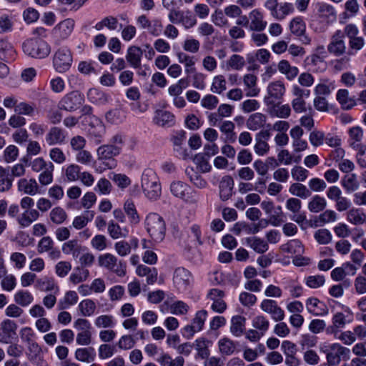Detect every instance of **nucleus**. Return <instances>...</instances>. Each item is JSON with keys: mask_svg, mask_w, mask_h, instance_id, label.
I'll return each mask as SVG.
<instances>
[{"mask_svg": "<svg viewBox=\"0 0 366 366\" xmlns=\"http://www.w3.org/2000/svg\"><path fill=\"white\" fill-rule=\"evenodd\" d=\"M22 48L24 54L36 59H44L51 52L49 44L44 40L39 38L27 39L24 42Z\"/></svg>", "mask_w": 366, "mask_h": 366, "instance_id": "nucleus-4", "label": "nucleus"}, {"mask_svg": "<svg viewBox=\"0 0 366 366\" xmlns=\"http://www.w3.org/2000/svg\"><path fill=\"white\" fill-rule=\"evenodd\" d=\"M177 57L179 62L184 64V71L187 74H193L196 71L195 64L197 59L195 56L179 51L177 53Z\"/></svg>", "mask_w": 366, "mask_h": 366, "instance_id": "nucleus-29", "label": "nucleus"}, {"mask_svg": "<svg viewBox=\"0 0 366 366\" xmlns=\"http://www.w3.org/2000/svg\"><path fill=\"white\" fill-rule=\"evenodd\" d=\"M98 264L116 274L118 277H124L127 273L126 262L119 260L115 255L111 253L100 254L98 257Z\"/></svg>", "mask_w": 366, "mask_h": 366, "instance_id": "nucleus-5", "label": "nucleus"}, {"mask_svg": "<svg viewBox=\"0 0 366 366\" xmlns=\"http://www.w3.org/2000/svg\"><path fill=\"white\" fill-rule=\"evenodd\" d=\"M75 21L72 19H66L58 23L52 29V36L56 43L66 40L72 34Z\"/></svg>", "mask_w": 366, "mask_h": 366, "instance_id": "nucleus-7", "label": "nucleus"}, {"mask_svg": "<svg viewBox=\"0 0 366 366\" xmlns=\"http://www.w3.org/2000/svg\"><path fill=\"white\" fill-rule=\"evenodd\" d=\"M142 53V50L139 46H131L128 48L126 59L132 67L134 69L140 67Z\"/></svg>", "mask_w": 366, "mask_h": 366, "instance_id": "nucleus-30", "label": "nucleus"}, {"mask_svg": "<svg viewBox=\"0 0 366 366\" xmlns=\"http://www.w3.org/2000/svg\"><path fill=\"white\" fill-rule=\"evenodd\" d=\"M188 189L189 186L181 181H174L172 182L170 185V191L174 197L190 202H197V199L194 198V197H188L187 195Z\"/></svg>", "mask_w": 366, "mask_h": 366, "instance_id": "nucleus-24", "label": "nucleus"}, {"mask_svg": "<svg viewBox=\"0 0 366 366\" xmlns=\"http://www.w3.org/2000/svg\"><path fill=\"white\" fill-rule=\"evenodd\" d=\"M327 207L326 199L320 196L315 195L308 202L307 208L313 213H318L323 211Z\"/></svg>", "mask_w": 366, "mask_h": 366, "instance_id": "nucleus-50", "label": "nucleus"}, {"mask_svg": "<svg viewBox=\"0 0 366 366\" xmlns=\"http://www.w3.org/2000/svg\"><path fill=\"white\" fill-rule=\"evenodd\" d=\"M227 89V81L223 75L215 76L212 79L210 90L214 94H221Z\"/></svg>", "mask_w": 366, "mask_h": 366, "instance_id": "nucleus-56", "label": "nucleus"}, {"mask_svg": "<svg viewBox=\"0 0 366 366\" xmlns=\"http://www.w3.org/2000/svg\"><path fill=\"white\" fill-rule=\"evenodd\" d=\"M293 11V5L289 2H284L278 4V7H277L272 16L277 20L281 21Z\"/></svg>", "mask_w": 366, "mask_h": 366, "instance_id": "nucleus-49", "label": "nucleus"}, {"mask_svg": "<svg viewBox=\"0 0 366 366\" xmlns=\"http://www.w3.org/2000/svg\"><path fill=\"white\" fill-rule=\"evenodd\" d=\"M142 187L145 196L151 200H157L161 196L159 179L152 169H146L142 174Z\"/></svg>", "mask_w": 366, "mask_h": 366, "instance_id": "nucleus-2", "label": "nucleus"}, {"mask_svg": "<svg viewBox=\"0 0 366 366\" xmlns=\"http://www.w3.org/2000/svg\"><path fill=\"white\" fill-rule=\"evenodd\" d=\"M36 287L44 292H50L54 290H58V286L51 277H44L36 281Z\"/></svg>", "mask_w": 366, "mask_h": 366, "instance_id": "nucleus-52", "label": "nucleus"}, {"mask_svg": "<svg viewBox=\"0 0 366 366\" xmlns=\"http://www.w3.org/2000/svg\"><path fill=\"white\" fill-rule=\"evenodd\" d=\"M40 214L36 209L25 210L18 218L17 222L21 227H28L34 221L37 220Z\"/></svg>", "mask_w": 366, "mask_h": 366, "instance_id": "nucleus-34", "label": "nucleus"}, {"mask_svg": "<svg viewBox=\"0 0 366 366\" xmlns=\"http://www.w3.org/2000/svg\"><path fill=\"white\" fill-rule=\"evenodd\" d=\"M207 312L204 310L198 311L190 325L182 329V335L187 339L192 338L196 332L201 331L207 319Z\"/></svg>", "mask_w": 366, "mask_h": 366, "instance_id": "nucleus-11", "label": "nucleus"}, {"mask_svg": "<svg viewBox=\"0 0 366 366\" xmlns=\"http://www.w3.org/2000/svg\"><path fill=\"white\" fill-rule=\"evenodd\" d=\"M185 172L191 182L198 188L202 189L207 186V182L192 168H187Z\"/></svg>", "mask_w": 366, "mask_h": 366, "instance_id": "nucleus-64", "label": "nucleus"}, {"mask_svg": "<svg viewBox=\"0 0 366 366\" xmlns=\"http://www.w3.org/2000/svg\"><path fill=\"white\" fill-rule=\"evenodd\" d=\"M210 342L204 338H199L195 341V348L198 356L202 359L207 358L209 355V345Z\"/></svg>", "mask_w": 366, "mask_h": 366, "instance_id": "nucleus-61", "label": "nucleus"}, {"mask_svg": "<svg viewBox=\"0 0 366 366\" xmlns=\"http://www.w3.org/2000/svg\"><path fill=\"white\" fill-rule=\"evenodd\" d=\"M277 70L289 81L295 79L299 74V69L295 66H292L286 59H282L278 62Z\"/></svg>", "mask_w": 366, "mask_h": 366, "instance_id": "nucleus-27", "label": "nucleus"}, {"mask_svg": "<svg viewBox=\"0 0 366 366\" xmlns=\"http://www.w3.org/2000/svg\"><path fill=\"white\" fill-rule=\"evenodd\" d=\"M49 218L54 224H61L67 219V214L63 208L56 207L51 210Z\"/></svg>", "mask_w": 366, "mask_h": 366, "instance_id": "nucleus-55", "label": "nucleus"}, {"mask_svg": "<svg viewBox=\"0 0 366 366\" xmlns=\"http://www.w3.org/2000/svg\"><path fill=\"white\" fill-rule=\"evenodd\" d=\"M246 244L254 252L263 254L269 249L268 244L264 239L257 237H250L245 239Z\"/></svg>", "mask_w": 366, "mask_h": 366, "instance_id": "nucleus-37", "label": "nucleus"}, {"mask_svg": "<svg viewBox=\"0 0 366 366\" xmlns=\"http://www.w3.org/2000/svg\"><path fill=\"white\" fill-rule=\"evenodd\" d=\"M350 355V350L349 348L340 343H332L330 345L328 352L326 353V360L331 365H339L342 360H349Z\"/></svg>", "mask_w": 366, "mask_h": 366, "instance_id": "nucleus-8", "label": "nucleus"}, {"mask_svg": "<svg viewBox=\"0 0 366 366\" xmlns=\"http://www.w3.org/2000/svg\"><path fill=\"white\" fill-rule=\"evenodd\" d=\"M317 14L318 18L323 22L329 24L335 21L337 13L335 8L326 3H318L317 5Z\"/></svg>", "mask_w": 366, "mask_h": 366, "instance_id": "nucleus-19", "label": "nucleus"}, {"mask_svg": "<svg viewBox=\"0 0 366 366\" xmlns=\"http://www.w3.org/2000/svg\"><path fill=\"white\" fill-rule=\"evenodd\" d=\"M270 137V133L268 130H262L255 136V144L254 149L259 156H264L269 151V145L267 143Z\"/></svg>", "mask_w": 366, "mask_h": 366, "instance_id": "nucleus-18", "label": "nucleus"}, {"mask_svg": "<svg viewBox=\"0 0 366 366\" xmlns=\"http://www.w3.org/2000/svg\"><path fill=\"white\" fill-rule=\"evenodd\" d=\"M84 102V96L74 91L64 96L59 102V108L69 112L77 109Z\"/></svg>", "mask_w": 366, "mask_h": 366, "instance_id": "nucleus-12", "label": "nucleus"}, {"mask_svg": "<svg viewBox=\"0 0 366 366\" xmlns=\"http://www.w3.org/2000/svg\"><path fill=\"white\" fill-rule=\"evenodd\" d=\"M18 190L26 194L34 196L39 193V186L34 178H21L17 183Z\"/></svg>", "mask_w": 366, "mask_h": 366, "instance_id": "nucleus-23", "label": "nucleus"}, {"mask_svg": "<svg viewBox=\"0 0 366 366\" xmlns=\"http://www.w3.org/2000/svg\"><path fill=\"white\" fill-rule=\"evenodd\" d=\"M66 133L64 129L58 127H52L45 136V142L49 146L61 145L64 144Z\"/></svg>", "mask_w": 366, "mask_h": 366, "instance_id": "nucleus-17", "label": "nucleus"}, {"mask_svg": "<svg viewBox=\"0 0 366 366\" xmlns=\"http://www.w3.org/2000/svg\"><path fill=\"white\" fill-rule=\"evenodd\" d=\"M306 307L310 313L316 316H323L328 313V309L324 303L316 297H310L306 301Z\"/></svg>", "mask_w": 366, "mask_h": 366, "instance_id": "nucleus-26", "label": "nucleus"}, {"mask_svg": "<svg viewBox=\"0 0 366 366\" xmlns=\"http://www.w3.org/2000/svg\"><path fill=\"white\" fill-rule=\"evenodd\" d=\"M96 357L95 350L93 347L78 348L75 351V358L81 362H91Z\"/></svg>", "mask_w": 366, "mask_h": 366, "instance_id": "nucleus-42", "label": "nucleus"}, {"mask_svg": "<svg viewBox=\"0 0 366 366\" xmlns=\"http://www.w3.org/2000/svg\"><path fill=\"white\" fill-rule=\"evenodd\" d=\"M121 148L119 146L103 144L97 149V159L102 161V164L96 169L99 172H102L107 169H112L116 165L114 157L119 154Z\"/></svg>", "mask_w": 366, "mask_h": 366, "instance_id": "nucleus-1", "label": "nucleus"}, {"mask_svg": "<svg viewBox=\"0 0 366 366\" xmlns=\"http://www.w3.org/2000/svg\"><path fill=\"white\" fill-rule=\"evenodd\" d=\"M89 276V271L87 269L77 267L74 268L73 272L69 276V280L71 283L76 285L86 281Z\"/></svg>", "mask_w": 366, "mask_h": 366, "instance_id": "nucleus-53", "label": "nucleus"}, {"mask_svg": "<svg viewBox=\"0 0 366 366\" xmlns=\"http://www.w3.org/2000/svg\"><path fill=\"white\" fill-rule=\"evenodd\" d=\"M244 91L248 97H257L260 89L257 86V77L252 74H246L243 76Z\"/></svg>", "mask_w": 366, "mask_h": 366, "instance_id": "nucleus-22", "label": "nucleus"}, {"mask_svg": "<svg viewBox=\"0 0 366 366\" xmlns=\"http://www.w3.org/2000/svg\"><path fill=\"white\" fill-rule=\"evenodd\" d=\"M260 308L265 313L270 315L272 319L275 322H280L285 319V312L275 300H263L260 304Z\"/></svg>", "mask_w": 366, "mask_h": 366, "instance_id": "nucleus-13", "label": "nucleus"}, {"mask_svg": "<svg viewBox=\"0 0 366 366\" xmlns=\"http://www.w3.org/2000/svg\"><path fill=\"white\" fill-rule=\"evenodd\" d=\"M17 325L9 319L0 323V342L9 344L16 335Z\"/></svg>", "mask_w": 366, "mask_h": 366, "instance_id": "nucleus-15", "label": "nucleus"}, {"mask_svg": "<svg viewBox=\"0 0 366 366\" xmlns=\"http://www.w3.org/2000/svg\"><path fill=\"white\" fill-rule=\"evenodd\" d=\"M36 107L34 103L29 104L21 102L16 106L15 113L19 115L32 117L35 113Z\"/></svg>", "mask_w": 366, "mask_h": 366, "instance_id": "nucleus-62", "label": "nucleus"}, {"mask_svg": "<svg viewBox=\"0 0 366 366\" xmlns=\"http://www.w3.org/2000/svg\"><path fill=\"white\" fill-rule=\"evenodd\" d=\"M137 23L142 29L154 36H159L163 30L162 21L159 18L150 20L146 15L142 14L137 19Z\"/></svg>", "mask_w": 366, "mask_h": 366, "instance_id": "nucleus-10", "label": "nucleus"}, {"mask_svg": "<svg viewBox=\"0 0 366 366\" xmlns=\"http://www.w3.org/2000/svg\"><path fill=\"white\" fill-rule=\"evenodd\" d=\"M191 280L192 274L187 269L179 267L174 271L173 282L178 290H186Z\"/></svg>", "mask_w": 366, "mask_h": 366, "instance_id": "nucleus-20", "label": "nucleus"}, {"mask_svg": "<svg viewBox=\"0 0 366 366\" xmlns=\"http://www.w3.org/2000/svg\"><path fill=\"white\" fill-rule=\"evenodd\" d=\"M136 273L139 277H146V282L148 285H153L157 280V269L154 267H149L140 264L137 267Z\"/></svg>", "mask_w": 366, "mask_h": 366, "instance_id": "nucleus-31", "label": "nucleus"}, {"mask_svg": "<svg viewBox=\"0 0 366 366\" xmlns=\"http://www.w3.org/2000/svg\"><path fill=\"white\" fill-rule=\"evenodd\" d=\"M286 91L285 83L282 80L270 82L267 87L264 102L267 104H274L283 97Z\"/></svg>", "mask_w": 366, "mask_h": 366, "instance_id": "nucleus-9", "label": "nucleus"}, {"mask_svg": "<svg viewBox=\"0 0 366 366\" xmlns=\"http://www.w3.org/2000/svg\"><path fill=\"white\" fill-rule=\"evenodd\" d=\"M289 192L302 199H307L311 196L309 188L300 182L292 183L289 187Z\"/></svg>", "mask_w": 366, "mask_h": 366, "instance_id": "nucleus-48", "label": "nucleus"}, {"mask_svg": "<svg viewBox=\"0 0 366 366\" xmlns=\"http://www.w3.org/2000/svg\"><path fill=\"white\" fill-rule=\"evenodd\" d=\"M154 123L159 127H171L174 124V117L167 111L159 110L154 117Z\"/></svg>", "mask_w": 366, "mask_h": 366, "instance_id": "nucleus-36", "label": "nucleus"}, {"mask_svg": "<svg viewBox=\"0 0 366 366\" xmlns=\"http://www.w3.org/2000/svg\"><path fill=\"white\" fill-rule=\"evenodd\" d=\"M147 232L157 242H162L166 232V225L163 218L157 213H149L144 221Z\"/></svg>", "mask_w": 366, "mask_h": 366, "instance_id": "nucleus-3", "label": "nucleus"}, {"mask_svg": "<svg viewBox=\"0 0 366 366\" xmlns=\"http://www.w3.org/2000/svg\"><path fill=\"white\" fill-rule=\"evenodd\" d=\"M107 230L109 236L114 239L126 237L129 234V231L126 227H121L114 221L109 222Z\"/></svg>", "mask_w": 366, "mask_h": 366, "instance_id": "nucleus-45", "label": "nucleus"}, {"mask_svg": "<svg viewBox=\"0 0 366 366\" xmlns=\"http://www.w3.org/2000/svg\"><path fill=\"white\" fill-rule=\"evenodd\" d=\"M337 219V214L334 210L327 209L316 217L315 226H323L324 224L335 222Z\"/></svg>", "mask_w": 366, "mask_h": 366, "instance_id": "nucleus-46", "label": "nucleus"}, {"mask_svg": "<svg viewBox=\"0 0 366 366\" xmlns=\"http://www.w3.org/2000/svg\"><path fill=\"white\" fill-rule=\"evenodd\" d=\"M346 219L353 225H362L366 222V214L361 209L352 207L347 211Z\"/></svg>", "mask_w": 366, "mask_h": 366, "instance_id": "nucleus-33", "label": "nucleus"}, {"mask_svg": "<svg viewBox=\"0 0 366 366\" xmlns=\"http://www.w3.org/2000/svg\"><path fill=\"white\" fill-rule=\"evenodd\" d=\"M246 64L245 59L239 54H232L227 61V67L228 69L240 71Z\"/></svg>", "mask_w": 366, "mask_h": 366, "instance_id": "nucleus-54", "label": "nucleus"}, {"mask_svg": "<svg viewBox=\"0 0 366 366\" xmlns=\"http://www.w3.org/2000/svg\"><path fill=\"white\" fill-rule=\"evenodd\" d=\"M341 184L347 192H353L357 190L360 187L359 182L355 174L345 175L341 181Z\"/></svg>", "mask_w": 366, "mask_h": 366, "instance_id": "nucleus-51", "label": "nucleus"}, {"mask_svg": "<svg viewBox=\"0 0 366 366\" xmlns=\"http://www.w3.org/2000/svg\"><path fill=\"white\" fill-rule=\"evenodd\" d=\"M61 249L65 254H71L74 258L79 257L84 250V247L77 239H71L64 242Z\"/></svg>", "mask_w": 366, "mask_h": 366, "instance_id": "nucleus-35", "label": "nucleus"}, {"mask_svg": "<svg viewBox=\"0 0 366 366\" xmlns=\"http://www.w3.org/2000/svg\"><path fill=\"white\" fill-rule=\"evenodd\" d=\"M14 299L17 305L26 307L33 302L34 297L29 292L20 290L14 295Z\"/></svg>", "mask_w": 366, "mask_h": 366, "instance_id": "nucleus-60", "label": "nucleus"}, {"mask_svg": "<svg viewBox=\"0 0 366 366\" xmlns=\"http://www.w3.org/2000/svg\"><path fill=\"white\" fill-rule=\"evenodd\" d=\"M219 130L225 135V142H234L236 134L234 132L235 125L231 121H223L219 124Z\"/></svg>", "mask_w": 366, "mask_h": 366, "instance_id": "nucleus-44", "label": "nucleus"}, {"mask_svg": "<svg viewBox=\"0 0 366 366\" xmlns=\"http://www.w3.org/2000/svg\"><path fill=\"white\" fill-rule=\"evenodd\" d=\"M336 89L335 81L328 78L320 79V82L315 86V96L327 97Z\"/></svg>", "mask_w": 366, "mask_h": 366, "instance_id": "nucleus-25", "label": "nucleus"}, {"mask_svg": "<svg viewBox=\"0 0 366 366\" xmlns=\"http://www.w3.org/2000/svg\"><path fill=\"white\" fill-rule=\"evenodd\" d=\"M220 352L224 355H231L236 350L235 343L230 339L224 337L218 342Z\"/></svg>", "mask_w": 366, "mask_h": 366, "instance_id": "nucleus-57", "label": "nucleus"}, {"mask_svg": "<svg viewBox=\"0 0 366 366\" xmlns=\"http://www.w3.org/2000/svg\"><path fill=\"white\" fill-rule=\"evenodd\" d=\"M249 29L251 31H262L267 26V21L264 20V15L259 9H254L249 13Z\"/></svg>", "mask_w": 366, "mask_h": 366, "instance_id": "nucleus-21", "label": "nucleus"}, {"mask_svg": "<svg viewBox=\"0 0 366 366\" xmlns=\"http://www.w3.org/2000/svg\"><path fill=\"white\" fill-rule=\"evenodd\" d=\"M94 212L86 211L84 214L74 217L72 226L76 229H81L86 227L94 217Z\"/></svg>", "mask_w": 366, "mask_h": 366, "instance_id": "nucleus-58", "label": "nucleus"}, {"mask_svg": "<svg viewBox=\"0 0 366 366\" xmlns=\"http://www.w3.org/2000/svg\"><path fill=\"white\" fill-rule=\"evenodd\" d=\"M344 34L340 30L336 31L327 46L329 52L336 56H340L345 52L346 46L344 41Z\"/></svg>", "mask_w": 366, "mask_h": 366, "instance_id": "nucleus-16", "label": "nucleus"}, {"mask_svg": "<svg viewBox=\"0 0 366 366\" xmlns=\"http://www.w3.org/2000/svg\"><path fill=\"white\" fill-rule=\"evenodd\" d=\"M124 210L132 224H137L139 223L140 217L133 201L127 200L124 204Z\"/></svg>", "mask_w": 366, "mask_h": 366, "instance_id": "nucleus-47", "label": "nucleus"}, {"mask_svg": "<svg viewBox=\"0 0 366 366\" xmlns=\"http://www.w3.org/2000/svg\"><path fill=\"white\" fill-rule=\"evenodd\" d=\"M246 318L241 315L234 316L231 320L230 332L235 337H240L245 330Z\"/></svg>", "mask_w": 366, "mask_h": 366, "instance_id": "nucleus-38", "label": "nucleus"}, {"mask_svg": "<svg viewBox=\"0 0 366 366\" xmlns=\"http://www.w3.org/2000/svg\"><path fill=\"white\" fill-rule=\"evenodd\" d=\"M161 366H184V359L182 356H177L174 359L167 354L162 352L157 359Z\"/></svg>", "mask_w": 366, "mask_h": 366, "instance_id": "nucleus-43", "label": "nucleus"}, {"mask_svg": "<svg viewBox=\"0 0 366 366\" xmlns=\"http://www.w3.org/2000/svg\"><path fill=\"white\" fill-rule=\"evenodd\" d=\"M79 309L83 316L89 317L94 314L97 305L92 300L86 299L79 304Z\"/></svg>", "mask_w": 366, "mask_h": 366, "instance_id": "nucleus-59", "label": "nucleus"}, {"mask_svg": "<svg viewBox=\"0 0 366 366\" xmlns=\"http://www.w3.org/2000/svg\"><path fill=\"white\" fill-rule=\"evenodd\" d=\"M267 117L262 113H254L247 120V127L252 131H257L264 127Z\"/></svg>", "mask_w": 366, "mask_h": 366, "instance_id": "nucleus-32", "label": "nucleus"}, {"mask_svg": "<svg viewBox=\"0 0 366 366\" xmlns=\"http://www.w3.org/2000/svg\"><path fill=\"white\" fill-rule=\"evenodd\" d=\"M234 181L231 176L223 177L219 182V197L222 200L229 199L232 194Z\"/></svg>", "mask_w": 366, "mask_h": 366, "instance_id": "nucleus-28", "label": "nucleus"}, {"mask_svg": "<svg viewBox=\"0 0 366 366\" xmlns=\"http://www.w3.org/2000/svg\"><path fill=\"white\" fill-rule=\"evenodd\" d=\"M104 132L105 129L102 122L99 119L95 118L94 124H92L89 134L96 144H99L102 142Z\"/></svg>", "mask_w": 366, "mask_h": 366, "instance_id": "nucleus-39", "label": "nucleus"}, {"mask_svg": "<svg viewBox=\"0 0 366 366\" xmlns=\"http://www.w3.org/2000/svg\"><path fill=\"white\" fill-rule=\"evenodd\" d=\"M332 322V325L327 328V332L337 335L339 330L346 325L345 315L342 312H337L333 315Z\"/></svg>", "mask_w": 366, "mask_h": 366, "instance_id": "nucleus-41", "label": "nucleus"}, {"mask_svg": "<svg viewBox=\"0 0 366 366\" xmlns=\"http://www.w3.org/2000/svg\"><path fill=\"white\" fill-rule=\"evenodd\" d=\"M336 99L344 109H350L356 104L355 101L350 97L348 90L345 89L337 91Z\"/></svg>", "mask_w": 366, "mask_h": 366, "instance_id": "nucleus-40", "label": "nucleus"}, {"mask_svg": "<svg viewBox=\"0 0 366 366\" xmlns=\"http://www.w3.org/2000/svg\"><path fill=\"white\" fill-rule=\"evenodd\" d=\"M344 33L349 39V46L351 49L360 51L364 47L365 40L362 36H358L359 30L355 24L346 25Z\"/></svg>", "mask_w": 366, "mask_h": 366, "instance_id": "nucleus-14", "label": "nucleus"}, {"mask_svg": "<svg viewBox=\"0 0 366 366\" xmlns=\"http://www.w3.org/2000/svg\"><path fill=\"white\" fill-rule=\"evenodd\" d=\"M71 51L66 46L58 49L53 56V66L56 71L64 73L69 70L72 65Z\"/></svg>", "mask_w": 366, "mask_h": 366, "instance_id": "nucleus-6", "label": "nucleus"}, {"mask_svg": "<svg viewBox=\"0 0 366 366\" xmlns=\"http://www.w3.org/2000/svg\"><path fill=\"white\" fill-rule=\"evenodd\" d=\"M107 121L110 124H117L125 119L124 112L119 109H114L106 113Z\"/></svg>", "mask_w": 366, "mask_h": 366, "instance_id": "nucleus-63", "label": "nucleus"}]
</instances>
